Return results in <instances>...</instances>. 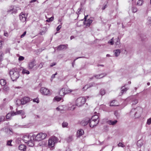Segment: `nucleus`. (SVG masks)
I'll return each instance as SVG.
<instances>
[{
    "instance_id": "15",
    "label": "nucleus",
    "mask_w": 151,
    "mask_h": 151,
    "mask_svg": "<svg viewBox=\"0 0 151 151\" xmlns=\"http://www.w3.org/2000/svg\"><path fill=\"white\" fill-rule=\"evenodd\" d=\"M31 136L25 135L24 136L23 140L25 143L27 142L31 138Z\"/></svg>"
},
{
    "instance_id": "48",
    "label": "nucleus",
    "mask_w": 151,
    "mask_h": 151,
    "mask_svg": "<svg viewBox=\"0 0 151 151\" xmlns=\"http://www.w3.org/2000/svg\"><path fill=\"white\" fill-rule=\"evenodd\" d=\"M17 9L16 8H14V7L12 12V14L16 13L17 12Z\"/></svg>"
},
{
    "instance_id": "23",
    "label": "nucleus",
    "mask_w": 151,
    "mask_h": 151,
    "mask_svg": "<svg viewBox=\"0 0 151 151\" xmlns=\"http://www.w3.org/2000/svg\"><path fill=\"white\" fill-rule=\"evenodd\" d=\"M19 149L21 150L25 151L26 149V147L24 145H21L19 146Z\"/></svg>"
},
{
    "instance_id": "37",
    "label": "nucleus",
    "mask_w": 151,
    "mask_h": 151,
    "mask_svg": "<svg viewBox=\"0 0 151 151\" xmlns=\"http://www.w3.org/2000/svg\"><path fill=\"white\" fill-rule=\"evenodd\" d=\"M13 7H14V6H11L8 9L7 12L8 13H11L12 14V10L13 9Z\"/></svg>"
},
{
    "instance_id": "63",
    "label": "nucleus",
    "mask_w": 151,
    "mask_h": 151,
    "mask_svg": "<svg viewBox=\"0 0 151 151\" xmlns=\"http://www.w3.org/2000/svg\"><path fill=\"white\" fill-rule=\"evenodd\" d=\"M4 35L6 37H8V33L7 32H4Z\"/></svg>"
},
{
    "instance_id": "17",
    "label": "nucleus",
    "mask_w": 151,
    "mask_h": 151,
    "mask_svg": "<svg viewBox=\"0 0 151 151\" xmlns=\"http://www.w3.org/2000/svg\"><path fill=\"white\" fill-rule=\"evenodd\" d=\"M106 75V73H104L99 75H95L94 76V77H95L96 78L99 79L104 77V76H105Z\"/></svg>"
},
{
    "instance_id": "4",
    "label": "nucleus",
    "mask_w": 151,
    "mask_h": 151,
    "mask_svg": "<svg viewBox=\"0 0 151 151\" xmlns=\"http://www.w3.org/2000/svg\"><path fill=\"white\" fill-rule=\"evenodd\" d=\"M58 141V139L55 137H51L48 140V146L50 147H53Z\"/></svg>"
},
{
    "instance_id": "38",
    "label": "nucleus",
    "mask_w": 151,
    "mask_h": 151,
    "mask_svg": "<svg viewBox=\"0 0 151 151\" xmlns=\"http://www.w3.org/2000/svg\"><path fill=\"white\" fill-rule=\"evenodd\" d=\"M132 10L133 13H135L137 11V9L136 7H132Z\"/></svg>"
},
{
    "instance_id": "47",
    "label": "nucleus",
    "mask_w": 151,
    "mask_h": 151,
    "mask_svg": "<svg viewBox=\"0 0 151 151\" xmlns=\"http://www.w3.org/2000/svg\"><path fill=\"white\" fill-rule=\"evenodd\" d=\"M62 127H65L67 126L68 125V124L66 122H63L62 123Z\"/></svg>"
},
{
    "instance_id": "2",
    "label": "nucleus",
    "mask_w": 151,
    "mask_h": 151,
    "mask_svg": "<svg viewBox=\"0 0 151 151\" xmlns=\"http://www.w3.org/2000/svg\"><path fill=\"white\" fill-rule=\"evenodd\" d=\"M142 112V109L140 107H138L135 109H132L130 112V114L133 115V114H134V117L135 118H137L141 116Z\"/></svg>"
},
{
    "instance_id": "41",
    "label": "nucleus",
    "mask_w": 151,
    "mask_h": 151,
    "mask_svg": "<svg viewBox=\"0 0 151 151\" xmlns=\"http://www.w3.org/2000/svg\"><path fill=\"white\" fill-rule=\"evenodd\" d=\"M88 123H89V121L88 120H87L86 121H82V123L83 125L85 126Z\"/></svg>"
},
{
    "instance_id": "61",
    "label": "nucleus",
    "mask_w": 151,
    "mask_h": 151,
    "mask_svg": "<svg viewBox=\"0 0 151 151\" xmlns=\"http://www.w3.org/2000/svg\"><path fill=\"white\" fill-rule=\"evenodd\" d=\"M18 100H20V99H17V101H16V104L17 105H19L21 104V103H19V102L17 101Z\"/></svg>"
},
{
    "instance_id": "33",
    "label": "nucleus",
    "mask_w": 151,
    "mask_h": 151,
    "mask_svg": "<svg viewBox=\"0 0 151 151\" xmlns=\"http://www.w3.org/2000/svg\"><path fill=\"white\" fill-rule=\"evenodd\" d=\"M14 112H13L12 113H9L6 115V118L7 119H9L11 116H13L15 115L14 114Z\"/></svg>"
},
{
    "instance_id": "52",
    "label": "nucleus",
    "mask_w": 151,
    "mask_h": 151,
    "mask_svg": "<svg viewBox=\"0 0 151 151\" xmlns=\"http://www.w3.org/2000/svg\"><path fill=\"white\" fill-rule=\"evenodd\" d=\"M147 20L148 23L151 25V17L148 18Z\"/></svg>"
},
{
    "instance_id": "60",
    "label": "nucleus",
    "mask_w": 151,
    "mask_h": 151,
    "mask_svg": "<svg viewBox=\"0 0 151 151\" xmlns=\"http://www.w3.org/2000/svg\"><path fill=\"white\" fill-rule=\"evenodd\" d=\"M56 64V63H51L50 65V66L51 67H53V66L55 65Z\"/></svg>"
},
{
    "instance_id": "19",
    "label": "nucleus",
    "mask_w": 151,
    "mask_h": 151,
    "mask_svg": "<svg viewBox=\"0 0 151 151\" xmlns=\"http://www.w3.org/2000/svg\"><path fill=\"white\" fill-rule=\"evenodd\" d=\"M84 133L83 130L82 129H80L77 132V137H79L83 134Z\"/></svg>"
},
{
    "instance_id": "62",
    "label": "nucleus",
    "mask_w": 151,
    "mask_h": 151,
    "mask_svg": "<svg viewBox=\"0 0 151 151\" xmlns=\"http://www.w3.org/2000/svg\"><path fill=\"white\" fill-rule=\"evenodd\" d=\"M114 115H115V116L117 117V116H118V113H117V111H115V112H114Z\"/></svg>"
},
{
    "instance_id": "32",
    "label": "nucleus",
    "mask_w": 151,
    "mask_h": 151,
    "mask_svg": "<svg viewBox=\"0 0 151 151\" xmlns=\"http://www.w3.org/2000/svg\"><path fill=\"white\" fill-rule=\"evenodd\" d=\"M0 83L1 85L3 86H5L6 84V81L4 79H1Z\"/></svg>"
},
{
    "instance_id": "10",
    "label": "nucleus",
    "mask_w": 151,
    "mask_h": 151,
    "mask_svg": "<svg viewBox=\"0 0 151 151\" xmlns=\"http://www.w3.org/2000/svg\"><path fill=\"white\" fill-rule=\"evenodd\" d=\"M35 63V61H32L29 62L28 64V68L29 69L31 70L33 69L35 66H36Z\"/></svg>"
},
{
    "instance_id": "24",
    "label": "nucleus",
    "mask_w": 151,
    "mask_h": 151,
    "mask_svg": "<svg viewBox=\"0 0 151 151\" xmlns=\"http://www.w3.org/2000/svg\"><path fill=\"white\" fill-rule=\"evenodd\" d=\"M5 131L9 134L11 135L13 132L12 129L11 128H6L5 129Z\"/></svg>"
},
{
    "instance_id": "57",
    "label": "nucleus",
    "mask_w": 151,
    "mask_h": 151,
    "mask_svg": "<svg viewBox=\"0 0 151 151\" xmlns=\"http://www.w3.org/2000/svg\"><path fill=\"white\" fill-rule=\"evenodd\" d=\"M5 119V117L4 116H1V117L0 118V122H1L2 121H4Z\"/></svg>"
},
{
    "instance_id": "49",
    "label": "nucleus",
    "mask_w": 151,
    "mask_h": 151,
    "mask_svg": "<svg viewBox=\"0 0 151 151\" xmlns=\"http://www.w3.org/2000/svg\"><path fill=\"white\" fill-rule=\"evenodd\" d=\"M12 141V140H9L7 141L6 145H7L12 146L11 142Z\"/></svg>"
},
{
    "instance_id": "55",
    "label": "nucleus",
    "mask_w": 151,
    "mask_h": 151,
    "mask_svg": "<svg viewBox=\"0 0 151 151\" xmlns=\"http://www.w3.org/2000/svg\"><path fill=\"white\" fill-rule=\"evenodd\" d=\"M24 59V57L22 56H20L18 60L19 61H22Z\"/></svg>"
},
{
    "instance_id": "27",
    "label": "nucleus",
    "mask_w": 151,
    "mask_h": 151,
    "mask_svg": "<svg viewBox=\"0 0 151 151\" xmlns=\"http://www.w3.org/2000/svg\"><path fill=\"white\" fill-rule=\"evenodd\" d=\"M131 101H132V104H135L138 102V100L136 99L134 97L131 99Z\"/></svg>"
},
{
    "instance_id": "11",
    "label": "nucleus",
    "mask_w": 151,
    "mask_h": 151,
    "mask_svg": "<svg viewBox=\"0 0 151 151\" xmlns=\"http://www.w3.org/2000/svg\"><path fill=\"white\" fill-rule=\"evenodd\" d=\"M19 19L22 22H25L26 21V17L25 15L22 13H21L19 15Z\"/></svg>"
},
{
    "instance_id": "43",
    "label": "nucleus",
    "mask_w": 151,
    "mask_h": 151,
    "mask_svg": "<svg viewBox=\"0 0 151 151\" xmlns=\"http://www.w3.org/2000/svg\"><path fill=\"white\" fill-rule=\"evenodd\" d=\"M100 93L101 95H104L105 93V90L104 89H102L100 90Z\"/></svg>"
},
{
    "instance_id": "3",
    "label": "nucleus",
    "mask_w": 151,
    "mask_h": 151,
    "mask_svg": "<svg viewBox=\"0 0 151 151\" xmlns=\"http://www.w3.org/2000/svg\"><path fill=\"white\" fill-rule=\"evenodd\" d=\"M86 100V98L84 97H81L78 98L75 101L76 106L78 107L82 106L85 103Z\"/></svg>"
},
{
    "instance_id": "31",
    "label": "nucleus",
    "mask_w": 151,
    "mask_h": 151,
    "mask_svg": "<svg viewBox=\"0 0 151 151\" xmlns=\"http://www.w3.org/2000/svg\"><path fill=\"white\" fill-rule=\"evenodd\" d=\"M143 4V1L142 0H138L137 3V5L141 6Z\"/></svg>"
},
{
    "instance_id": "35",
    "label": "nucleus",
    "mask_w": 151,
    "mask_h": 151,
    "mask_svg": "<svg viewBox=\"0 0 151 151\" xmlns=\"http://www.w3.org/2000/svg\"><path fill=\"white\" fill-rule=\"evenodd\" d=\"M43 64L42 63H40L38 65L36 66L35 67L34 69L36 70H37L38 68H42L43 66Z\"/></svg>"
},
{
    "instance_id": "30",
    "label": "nucleus",
    "mask_w": 151,
    "mask_h": 151,
    "mask_svg": "<svg viewBox=\"0 0 151 151\" xmlns=\"http://www.w3.org/2000/svg\"><path fill=\"white\" fill-rule=\"evenodd\" d=\"M65 88V94H67L69 93L72 92L73 91V90L70 89L69 88Z\"/></svg>"
},
{
    "instance_id": "44",
    "label": "nucleus",
    "mask_w": 151,
    "mask_h": 151,
    "mask_svg": "<svg viewBox=\"0 0 151 151\" xmlns=\"http://www.w3.org/2000/svg\"><path fill=\"white\" fill-rule=\"evenodd\" d=\"M54 17H51L48 18V19L46 20V21L47 22H50L52 21Z\"/></svg>"
},
{
    "instance_id": "51",
    "label": "nucleus",
    "mask_w": 151,
    "mask_h": 151,
    "mask_svg": "<svg viewBox=\"0 0 151 151\" xmlns=\"http://www.w3.org/2000/svg\"><path fill=\"white\" fill-rule=\"evenodd\" d=\"M62 24V23H61V25H59L56 28V29L57 31H58L60 30V29L61 27V25Z\"/></svg>"
},
{
    "instance_id": "54",
    "label": "nucleus",
    "mask_w": 151,
    "mask_h": 151,
    "mask_svg": "<svg viewBox=\"0 0 151 151\" xmlns=\"http://www.w3.org/2000/svg\"><path fill=\"white\" fill-rule=\"evenodd\" d=\"M33 101L34 102H36V103H37L39 102V99L37 98H36V99H33Z\"/></svg>"
},
{
    "instance_id": "39",
    "label": "nucleus",
    "mask_w": 151,
    "mask_h": 151,
    "mask_svg": "<svg viewBox=\"0 0 151 151\" xmlns=\"http://www.w3.org/2000/svg\"><path fill=\"white\" fill-rule=\"evenodd\" d=\"M114 37H112L111 40H109L108 41V43L109 44H110L111 45H113L114 44Z\"/></svg>"
},
{
    "instance_id": "16",
    "label": "nucleus",
    "mask_w": 151,
    "mask_h": 151,
    "mask_svg": "<svg viewBox=\"0 0 151 151\" xmlns=\"http://www.w3.org/2000/svg\"><path fill=\"white\" fill-rule=\"evenodd\" d=\"M74 135H70L65 139L66 141L68 142H70L73 141Z\"/></svg>"
},
{
    "instance_id": "20",
    "label": "nucleus",
    "mask_w": 151,
    "mask_h": 151,
    "mask_svg": "<svg viewBox=\"0 0 151 151\" xmlns=\"http://www.w3.org/2000/svg\"><path fill=\"white\" fill-rule=\"evenodd\" d=\"M66 48V46L63 45H59L57 47V50H62L64 49H65Z\"/></svg>"
},
{
    "instance_id": "22",
    "label": "nucleus",
    "mask_w": 151,
    "mask_h": 151,
    "mask_svg": "<svg viewBox=\"0 0 151 151\" xmlns=\"http://www.w3.org/2000/svg\"><path fill=\"white\" fill-rule=\"evenodd\" d=\"M117 122V121L115 120L114 121H112L111 120H109L107 121V123L110 125H114L116 124Z\"/></svg>"
},
{
    "instance_id": "45",
    "label": "nucleus",
    "mask_w": 151,
    "mask_h": 151,
    "mask_svg": "<svg viewBox=\"0 0 151 151\" xmlns=\"http://www.w3.org/2000/svg\"><path fill=\"white\" fill-rule=\"evenodd\" d=\"M4 55V54L2 52H0V61H1L3 60V56Z\"/></svg>"
},
{
    "instance_id": "8",
    "label": "nucleus",
    "mask_w": 151,
    "mask_h": 151,
    "mask_svg": "<svg viewBox=\"0 0 151 151\" xmlns=\"http://www.w3.org/2000/svg\"><path fill=\"white\" fill-rule=\"evenodd\" d=\"M88 121H89V126L90 127H94L97 125L99 122L97 120L96 121L94 120H92L91 119H89Z\"/></svg>"
},
{
    "instance_id": "28",
    "label": "nucleus",
    "mask_w": 151,
    "mask_h": 151,
    "mask_svg": "<svg viewBox=\"0 0 151 151\" xmlns=\"http://www.w3.org/2000/svg\"><path fill=\"white\" fill-rule=\"evenodd\" d=\"M92 120H94L96 121V120H98V122H99V116L97 115H95L92 116L91 119Z\"/></svg>"
},
{
    "instance_id": "29",
    "label": "nucleus",
    "mask_w": 151,
    "mask_h": 151,
    "mask_svg": "<svg viewBox=\"0 0 151 151\" xmlns=\"http://www.w3.org/2000/svg\"><path fill=\"white\" fill-rule=\"evenodd\" d=\"M118 105V104H117V102L115 100L112 101L111 102L110 105V106H117Z\"/></svg>"
},
{
    "instance_id": "40",
    "label": "nucleus",
    "mask_w": 151,
    "mask_h": 151,
    "mask_svg": "<svg viewBox=\"0 0 151 151\" xmlns=\"http://www.w3.org/2000/svg\"><path fill=\"white\" fill-rule=\"evenodd\" d=\"M76 108V106L74 105H73L69 107L68 109L70 110H73Z\"/></svg>"
},
{
    "instance_id": "25",
    "label": "nucleus",
    "mask_w": 151,
    "mask_h": 151,
    "mask_svg": "<svg viewBox=\"0 0 151 151\" xmlns=\"http://www.w3.org/2000/svg\"><path fill=\"white\" fill-rule=\"evenodd\" d=\"M114 52L115 56L118 57L120 54L121 50L119 49L115 50L114 51Z\"/></svg>"
},
{
    "instance_id": "9",
    "label": "nucleus",
    "mask_w": 151,
    "mask_h": 151,
    "mask_svg": "<svg viewBox=\"0 0 151 151\" xmlns=\"http://www.w3.org/2000/svg\"><path fill=\"white\" fill-rule=\"evenodd\" d=\"M14 114L15 115L18 114H21L22 116V118H24L25 117V116L24 115L25 112L23 110H20L19 111H17V109H16V112H14Z\"/></svg>"
},
{
    "instance_id": "12",
    "label": "nucleus",
    "mask_w": 151,
    "mask_h": 151,
    "mask_svg": "<svg viewBox=\"0 0 151 151\" xmlns=\"http://www.w3.org/2000/svg\"><path fill=\"white\" fill-rule=\"evenodd\" d=\"M124 86H124L121 87V91L119 94V96H122L123 93H125L129 89L128 88H125Z\"/></svg>"
},
{
    "instance_id": "64",
    "label": "nucleus",
    "mask_w": 151,
    "mask_h": 151,
    "mask_svg": "<svg viewBox=\"0 0 151 151\" xmlns=\"http://www.w3.org/2000/svg\"><path fill=\"white\" fill-rule=\"evenodd\" d=\"M140 142V140H139L138 142H137V146H139V147H141V145L140 144H139V142Z\"/></svg>"
},
{
    "instance_id": "7",
    "label": "nucleus",
    "mask_w": 151,
    "mask_h": 151,
    "mask_svg": "<svg viewBox=\"0 0 151 151\" xmlns=\"http://www.w3.org/2000/svg\"><path fill=\"white\" fill-rule=\"evenodd\" d=\"M30 101V99L28 97H25L23 98L21 100H18L17 101L20 103L21 102L22 104H25L29 102Z\"/></svg>"
},
{
    "instance_id": "21",
    "label": "nucleus",
    "mask_w": 151,
    "mask_h": 151,
    "mask_svg": "<svg viewBox=\"0 0 151 151\" xmlns=\"http://www.w3.org/2000/svg\"><path fill=\"white\" fill-rule=\"evenodd\" d=\"M59 93V95L61 96H63L65 95V88H61L60 91Z\"/></svg>"
},
{
    "instance_id": "34",
    "label": "nucleus",
    "mask_w": 151,
    "mask_h": 151,
    "mask_svg": "<svg viewBox=\"0 0 151 151\" xmlns=\"http://www.w3.org/2000/svg\"><path fill=\"white\" fill-rule=\"evenodd\" d=\"M22 73L23 74H26L28 75L29 74L30 72L29 71L26 69L25 68H24L23 69L22 71Z\"/></svg>"
},
{
    "instance_id": "50",
    "label": "nucleus",
    "mask_w": 151,
    "mask_h": 151,
    "mask_svg": "<svg viewBox=\"0 0 151 151\" xmlns=\"http://www.w3.org/2000/svg\"><path fill=\"white\" fill-rule=\"evenodd\" d=\"M151 123V117L148 119L147 120V124L148 125H150Z\"/></svg>"
},
{
    "instance_id": "58",
    "label": "nucleus",
    "mask_w": 151,
    "mask_h": 151,
    "mask_svg": "<svg viewBox=\"0 0 151 151\" xmlns=\"http://www.w3.org/2000/svg\"><path fill=\"white\" fill-rule=\"evenodd\" d=\"M26 31L24 32L21 35V37L22 38V37H24V36L26 34Z\"/></svg>"
},
{
    "instance_id": "5",
    "label": "nucleus",
    "mask_w": 151,
    "mask_h": 151,
    "mask_svg": "<svg viewBox=\"0 0 151 151\" xmlns=\"http://www.w3.org/2000/svg\"><path fill=\"white\" fill-rule=\"evenodd\" d=\"M47 134L45 133H40L35 136L34 135V137H35V140L38 141H40L46 138L47 137Z\"/></svg>"
},
{
    "instance_id": "18",
    "label": "nucleus",
    "mask_w": 151,
    "mask_h": 151,
    "mask_svg": "<svg viewBox=\"0 0 151 151\" xmlns=\"http://www.w3.org/2000/svg\"><path fill=\"white\" fill-rule=\"evenodd\" d=\"M85 24L87 27L90 26L91 24L93 22V20L89 19H88L87 20L85 21Z\"/></svg>"
},
{
    "instance_id": "59",
    "label": "nucleus",
    "mask_w": 151,
    "mask_h": 151,
    "mask_svg": "<svg viewBox=\"0 0 151 151\" xmlns=\"http://www.w3.org/2000/svg\"><path fill=\"white\" fill-rule=\"evenodd\" d=\"M84 57H78L77 58H76V59H75L74 60V61L73 62V63H74L75 62V61L77 60V59H78V58H84Z\"/></svg>"
},
{
    "instance_id": "36",
    "label": "nucleus",
    "mask_w": 151,
    "mask_h": 151,
    "mask_svg": "<svg viewBox=\"0 0 151 151\" xmlns=\"http://www.w3.org/2000/svg\"><path fill=\"white\" fill-rule=\"evenodd\" d=\"M62 99L61 98L58 97V96H56L54 97L53 100L55 101H60Z\"/></svg>"
},
{
    "instance_id": "42",
    "label": "nucleus",
    "mask_w": 151,
    "mask_h": 151,
    "mask_svg": "<svg viewBox=\"0 0 151 151\" xmlns=\"http://www.w3.org/2000/svg\"><path fill=\"white\" fill-rule=\"evenodd\" d=\"M9 89V88L6 86H5L3 88V90L5 91H7Z\"/></svg>"
},
{
    "instance_id": "56",
    "label": "nucleus",
    "mask_w": 151,
    "mask_h": 151,
    "mask_svg": "<svg viewBox=\"0 0 151 151\" xmlns=\"http://www.w3.org/2000/svg\"><path fill=\"white\" fill-rule=\"evenodd\" d=\"M89 85V88L91 87L92 86H95V83H90L89 84H88Z\"/></svg>"
},
{
    "instance_id": "46",
    "label": "nucleus",
    "mask_w": 151,
    "mask_h": 151,
    "mask_svg": "<svg viewBox=\"0 0 151 151\" xmlns=\"http://www.w3.org/2000/svg\"><path fill=\"white\" fill-rule=\"evenodd\" d=\"M88 88H89V85L88 84H87V85H86L85 86H84L83 87L82 89H83V91H85V90H86Z\"/></svg>"
},
{
    "instance_id": "53",
    "label": "nucleus",
    "mask_w": 151,
    "mask_h": 151,
    "mask_svg": "<svg viewBox=\"0 0 151 151\" xmlns=\"http://www.w3.org/2000/svg\"><path fill=\"white\" fill-rule=\"evenodd\" d=\"M118 145L119 147H123L125 146L121 142H119Z\"/></svg>"
},
{
    "instance_id": "14",
    "label": "nucleus",
    "mask_w": 151,
    "mask_h": 151,
    "mask_svg": "<svg viewBox=\"0 0 151 151\" xmlns=\"http://www.w3.org/2000/svg\"><path fill=\"white\" fill-rule=\"evenodd\" d=\"M116 41L115 44L116 45V47L117 48H120L121 47L120 40L118 37L116 39Z\"/></svg>"
},
{
    "instance_id": "6",
    "label": "nucleus",
    "mask_w": 151,
    "mask_h": 151,
    "mask_svg": "<svg viewBox=\"0 0 151 151\" xmlns=\"http://www.w3.org/2000/svg\"><path fill=\"white\" fill-rule=\"evenodd\" d=\"M40 93L45 95H50L51 94L50 91L48 89L45 87H42L40 90Z\"/></svg>"
},
{
    "instance_id": "26",
    "label": "nucleus",
    "mask_w": 151,
    "mask_h": 151,
    "mask_svg": "<svg viewBox=\"0 0 151 151\" xmlns=\"http://www.w3.org/2000/svg\"><path fill=\"white\" fill-rule=\"evenodd\" d=\"M65 108V106H60L56 108V110L58 111H61L64 110Z\"/></svg>"
},
{
    "instance_id": "1",
    "label": "nucleus",
    "mask_w": 151,
    "mask_h": 151,
    "mask_svg": "<svg viewBox=\"0 0 151 151\" xmlns=\"http://www.w3.org/2000/svg\"><path fill=\"white\" fill-rule=\"evenodd\" d=\"M9 75L12 81H16L19 76V70L14 68L9 71Z\"/></svg>"
},
{
    "instance_id": "13",
    "label": "nucleus",
    "mask_w": 151,
    "mask_h": 151,
    "mask_svg": "<svg viewBox=\"0 0 151 151\" xmlns=\"http://www.w3.org/2000/svg\"><path fill=\"white\" fill-rule=\"evenodd\" d=\"M33 137H31V139L27 142L26 143L30 147H32L34 145V141L33 140H32V139L34 140V135H33Z\"/></svg>"
}]
</instances>
